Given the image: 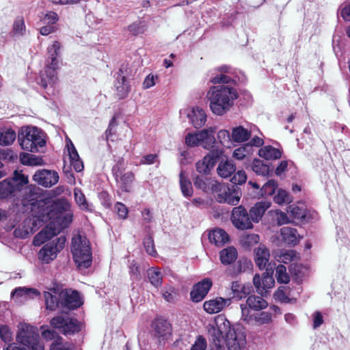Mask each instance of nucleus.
<instances>
[{
  "label": "nucleus",
  "mask_w": 350,
  "mask_h": 350,
  "mask_svg": "<svg viewBox=\"0 0 350 350\" xmlns=\"http://www.w3.org/2000/svg\"><path fill=\"white\" fill-rule=\"evenodd\" d=\"M36 205L42 208L38 216L39 219L43 222L50 221L33 238V244L40 246L67 228L72 221V213L70 210V205L66 199L36 200Z\"/></svg>",
  "instance_id": "nucleus-1"
},
{
  "label": "nucleus",
  "mask_w": 350,
  "mask_h": 350,
  "mask_svg": "<svg viewBox=\"0 0 350 350\" xmlns=\"http://www.w3.org/2000/svg\"><path fill=\"white\" fill-rule=\"evenodd\" d=\"M210 340L217 350H241L246 344V336L241 329H231L230 322L224 317L215 318L213 325L207 326Z\"/></svg>",
  "instance_id": "nucleus-2"
},
{
  "label": "nucleus",
  "mask_w": 350,
  "mask_h": 350,
  "mask_svg": "<svg viewBox=\"0 0 350 350\" xmlns=\"http://www.w3.org/2000/svg\"><path fill=\"white\" fill-rule=\"evenodd\" d=\"M28 183L27 176L16 170L14 171L12 178H6L0 183V198H13L14 200H21L24 206L29 202L31 206H35L36 201L33 196L29 198L25 196L29 191V189L27 187Z\"/></svg>",
  "instance_id": "nucleus-3"
},
{
  "label": "nucleus",
  "mask_w": 350,
  "mask_h": 350,
  "mask_svg": "<svg viewBox=\"0 0 350 350\" xmlns=\"http://www.w3.org/2000/svg\"><path fill=\"white\" fill-rule=\"evenodd\" d=\"M206 96L213 113L222 116L230 110L238 96L235 89L228 85H218L211 87Z\"/></svg>",
  "instance_id": "nucleus-4"
},
{
  "label": "nucleus",
  "mask_w": 350,
  "mask_h": 350,
  "mask_svg": "<svg viewBox=\"0 0 350 350\" xmlns=\"http://www.w3.org/2000/svg\"><path fill=\"white\" fill-rule=\"evenodd\" d=\"M21 148L31 152L38 151V148L46 144L44 133L36 126H26L22 129L18 135Z\"/></svg>",
  "instance_id": "nucleus-5"
},
{
  "label": "nucleus",
  "mask_w": 350,
  "mask_h": 350,
  "mask_svg": "<svg viewBox=\"0 0 350 350\" xmlns=\"http://www.w3.org/2000/svg\"><path fill=\"white\" fill-rule=\"evenodd\" d=\"M71 252L78 267L88 268L92 263V251L90 241L78 234L72 239Z\"/></svg>",
  "instance_id": "nucleus-6"
},
{
  "label": "nucleus",
  "mask_w": 350,
  "mask_h": 350,
  "mask_svg": "<svg viewBox=\"0 0 350 350\" xmlns=\"http://www.w3.org/2000/svg\"><path fill=\"white\" fill-rule=\"evenodd\" d=\"M16 339L26 350H44L43 345L39 341L38 329L28 323H20L18 325Z\"/></svg>",
  "instance_id": "nucleus-7"
},
{
  "label": "nucleus",
  "mask_w": 350,
  "mask_h": 350,
  "mask_svg": "<svg viewBox=\"0 0 350 350\" xmlns=\"http://www.w3.org/2000/svg\"><path fill=\"white\" fill-rule=\"evenodd\" d=\"M66 241V237L60 236L45 244L39 251L38 258L44 263L48 264L53 260L57 254L63 250Z\"/></svg>",
  "instance_id": "nucleus-8"
},
{
  "label": "nucleus",
  "mask_w": 350,
  "mask_h": 350,
  "mask_svg": "<svg viewBox=\"0 0 350 350\" xmlns=\"http://www.w3.org/2000/svg\"><path fill=\"white\" fill-rule=\"evenodd\" d=\"M50 323L52 327L58 329L64 334H73L81 329L79 322L66 314H61L53 317Z\"/></svg>",
  "instance_id": "nucleus-9"
},
{
  "label": "nucleus",
  "mask_w": 350,
  "mask_h": 350,
  "mask_svg": "<svg viewBox=\"0 0 350 350\" xmlns=\"http://www.w3.org/2000/svg\"><path fill=\"white\" fill-rule=\"evenodd\" d=\"M57 68L46 64L44 70L40 73L37 79V83L46 90L49 95L54 94L57 83Z\"/></svg>",
  "instance_id": "nucleus-10"
},
{
  "label": "nucleus",
  "mask_w": 350,
  "mask_h": 350,
  "mask_svg": "<svg viewBox=\"0 0 350 350\" xmlns=\"http://www.w3.org/2000/svg\"><path fill=\"white\" fill-rule=\"evenodd\" d=\"M131 75V70L128 64H122L118 72L117 79L114 87L117 92V95L120 98L126 97L131 91V86L129 84L128 78Z\"/></svg>",
  "instance_id": "nucleus-11"
},
{
  "label": "nucleus",
  "mask_w": 350,
  "mask_h": 350,
  "mask_svg": "<svg viewBox=\"0 0 350 350\" xmlns=\"http://www.w3.org/2000/svg\"><path fill=\"white\" fill-rule=\"evenodd\" d=\"M233 226L239 230H248L253 228V224L247 210L242 206L234 207L231 214Z\"/></svg>",
  "instance_id": "nucleus-12"
},
{
  "label": "nucleus",
  "mask_w": 350,
  "mask_h": 350,
  "mask_svg": "<svg viewBox=\"0 0 350 350\" xmlns=\"http://www.w3.org/2000/svg\"><path fill=\"white\" fill-rule=\"evenodd\" d=\"M223 154L219 149L213 150L196 164V170L203 174H208L213 168L219 157Z\"/></svg>",
  "instance_id": "nucleus-13"
},
{
  "label": "nucleus",
  "mask_w": 350,
  "mask_h": 350,
  "mask_svg": "<svg viewBox=\"0 0 350 350\" xmlns=\"http://www.w3.org/2000/svg\"><path fill=\"white\" fill-rule=\"evenodd\" d=\"M215 193L217 194V200L220 203L237 205L240 200L239 192L223 183H220V187Z\"/></svg>",
  "instance_id": "nucleus-14"
},
{
  "label": "nucleus",
  "mask_w": 350,
  "mask_h": 350,
  "mask_svg": "<svg viewBox=\"0 0 350 350\" xmlns=\"http://www.w3.org/2000/svg\"><path fill=\"white\" fill-rule=\"evenodd\" d=\"M180 113L181 115L185 114L195 128H201L206 122V113L202 108L199 107L182 109Z\"/></svg>",
  "instance_id": "nucleus-15"
},
{
  "label": "nucleus",
  "mask_w": 350,
  "mask_h": 350,
  "mask_svg": "<svg viewBox=\"0 0 350 350\" xmlns=\"http://www.w3.org/2000/svg\"><path fill=\"white\" fill-rule=\"evenodd\" d=\"M33 180L44 187H51L58 182L59 175L55 171L40 170L33 176Z\"/></svg>",
  "instance_id": "nucleus-16"
},
{
  "label": "nucleus",
  "mask_w": 350,
  "mask_h": 350,
  "mask_svg": "<svg viewBox=\"0 0 350 350\" xmlns=\"http://www.w3.org/2000/svg\"><path fill=\"white\" fill-rule=\"evenodd\" d=\"M212 286V281L209 278H205L201 282L196 284L191 292V298L195 302L202 301L207 295L211 287Z\"/></svg>",
  "instance_id": "nucleus-17"
},
{
  "label": "nucleus",
  "mask_w": 350,
  "mask_h": 350,
  "mask_svg": "<svg viewBox=\"0 0 350 350\" xmlns=\"http://www.w3.org/2000/svg\"><path fill=\"white\" fill-rule=\"evenodd\" d=\"M231 303L230 298L224 299L217 297L215 299L206 301L204 303V309L208 314H215L221 312L226 306Z\"/></svg>",
  "instance_id": "nucleus-18"
},
{
  "label": "nucleus",
  "mask_w": 350,
  "mask_h": 350,
  "mask_svg": "<svg viewBox=\"0 0 350 350\" xmlns=\"http://www.w3.org/2000/svg\"><path fill=\"white\" fill-rule=\"evenodd\" d=\"M215 127H208L198 131V135L200 142V146L206 150L214 147L215 144Z\"/></svg>",
  "instance_id": "nucleus-19"
},
{
  "label": "nucleus",
  "mask_w": 350,
  "mask_h": 350,
  "mask_svg": "<svg viewBox=\"0 0 350 350\" xmlns=\"http://www.w3.org/2000/svg\"><path fill=\"white\" fill-rule=\"evenodd\" d=\"M62 304L68 309H75L83 304L79 293L76 291L66 290L62 292Z\"/></svg>",
  "instance_id": "nucleus-20"
},
{
  "label": "nucleus",
  "mask_w": 350,
  "mask_h": 350,
  "mask_svg": "<svg viewBox=\"0 0 350 350\" xmlns=\"http://www.w3.org/2000/svg\"><path fill=\"white\" fill-rule=\"evenodd\" d=\"M254 260L256 265L260 269H265L269 260V250L263 244H260L254 250Z\"/></svg>",
  "instance_id": "nucleus-21"
},
{
  "label": "nucleus",
  "mask_w": 350,
  "mask_h": 350,
  "mask_svg": "<svg viewBox=\"0 0 350 350\" xmlns=\"http://www.w3.org/2000/svg\"><path fill=\"white\" fill-rule=\"evenodd\" d=\"M194 185L206 193H215L220 187V183L214 179L197 176L194 180Z\"/></svg>",
  "instance_id": "nucleus-22"
},
{
  "label": "nucleus",
  "mask_w": 350,
  "mask_h": 350,
  "mask_svg": "<svg viewBox=\"0 0 350 350\" xmlns=\"http://www.w3.org/2000/svg\"><path fill=\"white\" fill-rule=\"evenodd\" d=\"M42 336L47 340H54L51 345V350H70V345L68 343H64L62 338L54 331L44 330L42 332Z\"/></svg>",
  "instance_id": "nucleus-23"
},
{
  "label": "nucleus",
  "mask_w": 350,
  "mask_h": 350,
  "mask_svg": "<svg viewBox=\"0 0 350 350\" xmlns=\"http://www.w3.org/2000/svg\"><path fill=\"white\" fill-rule=\"evenodd\" d=\"M66 147L68 152L70 165L76 172H81L84 167L83 163L80 159L79 155L75 147L74 146V144L70 139L67 141Z\"/></svg>",
  "instance_id": "nucleus-24"
},
{
  "label": "nucleus",
  "mask_w": 350,
  "mask_h": 350,
  "mask_svg": "<svg viewBox=\"0 0 350 350\" xmlns=\"http://www.w3.org/2000/svg\"><path fill=\"white\" fill-rule=\"evenodd\" d=\"M271 206V202L261 201L255 204L250 210V217L253 223H258L265 211Z\"/></svg>",
  "instance_id": "nucleus-25"
},
{
  "label": "nucleus",
  "mask_w": 350,
  "mask_h": 350,
  "mask_svg": "<svg viewBox=\"0 0 350 350\" xmlns=\"http://www.w3.org/2000/svg\"><path fill=\"white\" fill-rule=\"evenodd\" d=\"M282 241L287 245H295L299 243L300 236L295 228L284 227L280 230Z\"/></svg>",
  "instance_id": "nucleus-26"
},
{
  "label": "nucleus",
  "mask_w": 350,
  "mask_h": 350,
  "mask_svg": "<svg viewBox=\"0 0 350 350\" xmlns=\"http://www.w3.org/2000/svg\"><path fill=\"white\" fill-rule=\"evenodd\" d=\"M208 239L211 243L217 246H222L229 241V236L221 228H215L209 232Z\"/></svg>",
  "instance_id": "nucleus-27"
},
{
  "label": "nucleus",
  "mask_w": 350,
  "mask_h": 350,
  "mask_svg": "<svg viewBox=\"0 0 350 350\" xmlns=\"http://www.w3.org/2000/svg\"><path fill=\"white\" fill-rule=\"evenodd\" d=\"M115 178L118 186L122 191L129 192L135 180V174L132 172H127Z\"/></svg>",
  "instance_id": "nucleus-28"
},
{
  "label": "nucleus",
  "mask_w": 350,
  "mask_h": 350,
  "mask_svg": "<svg viewBox=\"0 0 350 350\" xmlns=\"http://www.w3.org/2000/svg\"><path fill=\"white\" fill-rule=\"evenodd\" d=\"M252 129H245L243 126L233 127L232 139L233 142L242 143L247 141L252 136Z\"/></svg>",
  "instance_id": "nucleus-29"
},
{
  "label": "nucleus",
  "mask_w": 350,
  "mask_h": 350,
  "mask_svg": "<svg viewBox=\"0 0 350 350\" xmlns=\"http://www.w3.org/2000/svg\"><path fill=\"white\" fill-rule=\"evenodd\" d=\"M61 45L58 41H54L47 48V64L58 68L57 57L60 55Z\"/></svg>",
  "instance_id": "nucleus-30"
},
{
  "label": "nucleus",
  "mask_w": 350,
  "mask_h": 350,
  "mask_svg": "<svg viewBox=\"0 0 350 350\" xmlns=\"http://www.w3.org/2000/svg\"><path fill=\"white\" fill-rule=\"evenodd\" d=\"M253 265L251 260L246 258L240 259L232 267H229L227 270L228 274L232 276L237 275L242 272L251 271Z\"/></svg>",
  "instance_id": "nucleus-31"
},
{
  "label": "nucleus",
  "mask_w": 350,
  "mask_h": 350,
  "mask_svg": "<svg viewBox=\"0 0 350 350\" xmlns=\"http://www.w3.org/2000/svg\"><path fill=\"white\" fill-rule=\"evenodd\" d=\"M171 334L170 324L165 320L159 319L154 323V336L165 339Z\"/></svg>",
  "instance_id": "nucleus-32"
},
{
  "label": "nucleus",
  "mask_w": 350,
  "mask_h": 350,
  "mask_svg": "<svg viewBox=\"0 0 350 350\" xmlns=\"http://www.w3.org/2000/svg\"><path fill=\"white\" fill-rule=\"evenodd\" d=\"M258 155L266 160H276L282 157V151L271 146H266L259 149Z\"/></svg>",
  "instance_id": "nucleus-33"
},
{
  "label": "nucleus",
  "mask_w": 350,
  "mask_h": 350,
  "mask_svg": "<svg viewBox=\"0 0 350 350\" xmlns=\"http://www.w3.org/2000/svg\"><path fill=\"white\" fill-rule=\"evenodd\" d=\"M236 170V167L232 161L226 160L219 162L217 168L219 176L226 178L230 177Z\"/></svg>",
  "instance_id": "nucleus-34"
},
{
  "label": "nucleus",
  "mask_w": 350,
  "mask_h": 350,
  "mask_svg": "<svg viewBox=\"0 0 350 350\" xmlns=\"http://www.w3.org/2000/svg\"><path fill=\"white\" fill-rule=\"evenodd\" d=\"M287 212L293 219H299L301 221H308L309 220L307 211L304 206L292 204L288 207Z\"/></svg>",
  "instance_id": "nucleus-35"
},
{
  "label": "nucleus",
  "mask_w": 350,
  "mask_h": 350,
  "mask_svg": "<svg viewBox=\"0 0 350 350\" xmlns=\"http://www.w3.org/2000/svg\"><path fill=\"white\" fill-rule=\"evenodd\" d=\"M220 260L224 265H230L237 258V251L234 247H228L219 253Z\"/></svg>",
  "instance_id": "nucleus-36"
},
{
  "label": "nucleus",
  "mask_w": 350,
  "mask_h": 350,
  "mask_svg": "<svg viewBox=\"0 0 350 350\" xmlns=\"http://www.w3.org/2000/svg\"><path fill=\"white\" fill-rule=\"evenodd\" d=\"M248 307L254 310H260L267 308V302L262 297L257 295H250L246 301Z\"/></svg>",
  "instance_id": "nucleus-37"
},
{
  "label": "nucleus",
  "mask_w": 350,
  "mask_h": 350,
  "mask_svg": "<svg viewBox=\"0 0 350 350\" xmlns=\"http://www.w3.org/2000/svg\"><path fill=\"white\" fill-rule=\"evenodd\" d=\"M20 161L25 165L38 166L44 164L41 157L25 152L21 153Z\"/></svg>",
  "instance_id": "nucleus-38"
},
{
  "label": "nucleus",
  "mask_w": 350,
  "mask_h": 350,
  "mask_svg": "<svg viewBox=\"0 0 350 350\" xmlns=\"http://www.w3.org/2000/svg\"><path fill=\"white\" fill-rule=\"evenodd\" d=\"M16 139V133L11 129H0V145L9 146L12 144Z\"/></svg>",
  "instance_id": "nucleus-39"
},
{
  "label": "nucleus",
  "mask_w": 350,
  "mask_h": 350,
  "mask_svg": "<svg viewBox=\"0 0 350 350\" xmlns=\"http://www.w3.org/2000/svg\"><path fill=\"white\" fill-rule=\"evenodd\" d=\"M180 185L182 193L185 197H190L193 194L191 183L186 176L185 172L181 171L179 175Z\"/></svg>",
  "instance_id": "nucleus-40"
},
{
  "label": "nucleus",
  "mask_w": 350,
  "mask_h": 350,
  "mask_svg": "<svg viewBox=\"0 0 350 350\" xmlns=\"http://www.w3.org/2000/svg\"><path fill=\"white\" fill-rule=\"evenodd\" d=\"M38 292L37 290L34 288H28L25 287H19L15 288L12 292V297H24L25 299H30L33 297L34 296L38 295Z\"/></svg>",
  "instance_id": "nucleus-41"
},
{
  "label": "nucleus",
  "mask_w": 350,
  "mask_h": 350,
  "mask_svg": "<svg viewBox=\"0 0 350 350\" xmlns=\"http://www.w3.org/2000/svg\"><path fill=\"white\" fill-rule=\"evenodd\" d=\"M74 196L77 204L81 209L85 211L92 210V205L87 202L84 194L80 189L75 188Z\"/></svg>",
  "instance_id": "nucleus-42"
},
{
  "label": "nucleus",
  "mask_w": 350,
  "mask_h": 350,
  "mask_svg": "<svg viewBox=\"0 0 350 350\" xmlns=\"http://www.w3.org/2000/svg\"><path fill=\"white\" fill-rule=\"evenodd\" d=\"M278 260L285 264L297 260L299 258L297 253L292 250H281L278 255Z\"/></svg>",
  "instance_id": "nucleus-43"
},
{
  "label": "nucleus",
  "mask_w": 350,
  "mask_h": 350,
  "mask_svg": "<svg viewBox=\"0 0 350 350\" xmlns=\"http://www.w3.org/2000/svg\"><path fill=\"white\" fill-rule=\"evenodd\" d=\"M148 275L150 283L155 287L159 288L162 284L163 276L161 271L156 268H150L148 271Z\"/></svg>",
  "instance_id": "nucleus-44"
},
{
  "label": "nucleus",
  "mask_w": 350,
  "mask_h": 350,
  "mask_svg": "<svg viewBox=\"0 0 350 350\" xmlns=\"http://www.w3.org/2000/svg\"><path fill=\"white\" fill-rule=\"evenodd\" d=\"M231 289L234 296L239 299L245 297L250 292L249 286H243L239 282H233L232 283Z\"/></svg>",
  "instance_id": "nucleus-45"
},
{
  "label": "nucleus",
  "mask_w": 350,
  "mask_h": 350,
  "mask_svg": "<svg viewBox=\"0 0 350 350\" xmlns=\"http://www.w3.org/2000/svg\"><path fill=\"white\" fill-rule=\"evenodd\" d=\"M253 149L250 148V145H244L243 146L236 148L233 151L232 157L237 160H243L247 156L252 154Z\"/></svg>",
  "instance_id": "nucleus-46"
},
{
  "label": "nucleus",
  "mask_w": 350,
  "mask_h": 350,
  "mask_svg": "<svg viewBox=\"0 0 350 350\" xmlns=\"http://www.w3.org/2000/svg\"><path fill=\"white\" fill-rule=\"evenodd\" d=\"M252 170L258 175L265 176L268 175L269 166L260 159H254L252 166Z\"/></svg>",
  "instance_id": "nucleus-47"
},
{
  "label": "nucleus",
  "mask_w": 350,
  "mask_h": 350,
  "mask_svg": "<svg viewBox=\"0 0 350 350\" xmlns=\"http://www.w3.org/2000/svg\"><path fill=\"white\" fill-rule=\"evenodd\" d=\"M12 30L14 34L17 36H23L25 34L26 27L22 16L16 18L13 23Z\"/></svg>",
  "instance_id": "nucleus-48"
},
{
  "label": "nucleus",
  "mask_w": 350,
  "mask_h": 350,
  "mask_svg": "<svg viewBox=\"0 0 350 350\" xmlns=\"http://www.w3.org/2000/svg\"><path fill=\"white\" fill-rule=\"evenodd\" d=\"M273 200L276 204L282 205L283 204L291 203L292 202V198L286 191L279 189L273 198Z\"/></svg>",
  "instance_id": "nucleus-49"
},
{
  "label": "nucleus",
  "mask_w": 350,
  "mask_h": 350,
  "mask_svg": "<svg viewBox=\"0 0 350 350\" xmlns=\"http://www.w3.org/2000/svg\"><path fill=\"white\" fill-rule=\"evenodd\" d=\"M217 139L222 146L227 148H230L233 142L232 133L230 134V132L226 129L219 131L217 133Z\"/></svg>",
  "instance_id": "nucleus-50"
},
{
  "label": "nucleus",
  "mask_w": 350,
  "mask_h": 350,
  "mask_svg": "<svg viewBox=\"0 0 350 350\" xmlns=\"http://www.w3.org/2000/svg\"><path fill=\"white\" fill-rule=\"evenodd\" d=\"M259 241V236L253 233L244 234L240 239L241 243L246 247H250L253 246L254 245L258 243Z\"/></svg>",
  "instance_id": "nucleus-51"
},
{
  "label": "nucleus",
  "mask_w": 350,
  "mask_h": 350,
  "mask_svg": "<svg viewBox=\"0 0 350 350\" xmlns=\"http://www.w3.org/2000/svg\"><path fill=\"white\" fill-rule=\"evenodd\" d=\"M46 308L49 310H55L58 306V298L50 292H44Z\"/></svg>",
  "instance_id": "nucleus-52"
},
{
  "label": "nucleus",
  "mask_w": 350,
  "mask_h": 350,
  "mask_svg": "<svg viewBox=\"0 0 350 350\" xmlns=\"http://www.w3.org/2000/svg\"><path fill=\"white\" fill-rule=\"evenodd\" d=\"M0 338L8 345L13 343V333L8 325H3L0 326Z\"/></svg>",
  "instance_id": "nucleus-53"
},
{
  "label": "nucleus",
  "mask_w": 350,
  "mask_h": 350,
  "mask_svg": "<svg viewBox=\"0 0 350 350\" xmlns=\"http://www.w3.org/2000/svg\"><path fill=\"white\" fill-rule=\"evenodd\" d=\"M275 276L278 282L281 284H287L290 280V278L286 273V268L282 265L276 267Z\"/></svg>",
  "instance_id": "nucleus-54"
},
{
  "label": "nucleus",
  "mask_w": 350,
  "mask_h": 350,
  "mask_svg": "<svg viewBox=\"0 0 350 350\" xmlns=\"http://www.w3.org/2000/svg\"><path fill=\"white\" fill-rule=\"evenodd\" d=\"M278 187V183L274 180H269L262 187V196H271L275 192Z\"/></svg>",
  "instance_id": "nucleus-55"
},
{
  "label": "nucleus",
  "mask_w": 350,
  "mask_h": 350,
  "mask_svg": "<svg viewBox=\"0 0 350 350\" xmlns=\"http://www.w3.org/2000/svg\"><path fill=\"white\" fill-rule=\"evenodd\" d=\"M146 29L144 22L141 21H135L128 27V30L135 36L143 33L146 31Z\"/></svg>",
  "instance_id": "nucleus-56"
},
{
  "label": "nucleus",
  "mask_w": 350,
  "mask_h": 350,
  "mask_svg": "<svg viewBox=\"0 0 350 350\" xmlns=\"http://www.w3.org/2000/svg\"><path fill=\"white\" fill-rule=\"evenodd\" d=\"M275 281L272 275H269L268 272L264 273L262 277V285L263 288V296H265L267 290L271 288L274 286Z\"/></svg>",
  "instance_id": "nucleus-57"
},
{
  "label": "nucleus",
  "mask_w": 350,
  "mask_h": 350,
  "mask_svg": "<svg viewBox=\"0 0 350 350\" xmlns=\"http://www.w3.org/2000/svg\"><path fill=\"white\" fill-rule=\"evenodd\" d=\"M253 321L259 325L268 324L271 321V314L269 312L263 311L255 315Z\"/></svg>",
  "instance_id": "nucleus-58"
},
{
  "label": "nucleus",
  "mask_w": 350,
  "mask_h": 350,
  "mask_svg": "<svg viewBox=\"0 0 350 350\" xmlns=\"http://www.w3.org/2000/svg\"><path fill=\"white\" fill-rule=\"evenodd\" d=\"M185 144L189 147L200 146V142L198 135V132L193 133H188L185 136Z\"/></svg>",
  "instance_id": "nucleus-59"
},
{
  "label": "nucleus",
  "mask_w": 350,
  "mask_h": 350,
  "mask_svg": "<svg viewBox=\"0 0 350 350\" xmlns=\"http://www.w3.org/2000/svg\"><path fill=\"white\" fill-rule=\"evenodd\" d=\"M231 81H232V79L230 75H225L221 72H219L210 79V81L213 84L229 83Z\"/></svg>",
  "instance_id": "nucleus-60"
},
{
  "label": "nucleus",
  "mask_w": 350,
  "mask_h": 350,
  "mask_svg": "<svg viewBox=\"0 0 350 350\" xmlns=\"http://www.w3.org/2000/svg\"><path fill=\"white\" fill-rule=\"evenodd\" d=\"M116 164L112 167V174L114 177H118L120 175L124 174V159L119 157L117 160H115Z\"/></svg>",
  "instance_id": "nucleus-61"
},
{
  "label": "nucleus",
  "mask_w": 350,
  "mask_h": 350,
  "mask_svg": "<svg viewBox=\"0 0 350 350\" xmlns=\"http://www.w3.org/2000/svg\"><path fill=\"white\" fill-rule=\"evenodd\" d=\"M248 306L241 304V319L246 322V323H252L254 320V316L251 314L250 309Z\"/></svg>",
  "instance_id": "nucleus-62"
},
{
  "label": "nucleus",
  "mask_w": 350,
  "mask_h": 350,
  "mask_svg": "<svg viewBox=\"0 0 350 350\" xmlns=\"http://www.w3.org/2000/svg\"><path fill=\"white\" fill-rule=\"evenodd\" d=\"M144 245L146 252L151 255L154 256L157 253L154 249V241L152 237H147L144 240Z\"/></svg>",
  "instance_id": "nucleus-63"
},
{
  "label": "nucleus",
  "mask_w": 350,
  "mask_h": 350,
  "mask_svg": "<svg viewBox=\"0 0 350 350\" xmlns=\"http://www.w3.org/2000/svg\"><path fill=\"white\" fill-rule=\"evenodd\" d=\"M206 348V341L202 336H198L192 345L190 350H205Z\"/></svg>",
  "instance_id": "nucleus-64"
}]
</instances>
